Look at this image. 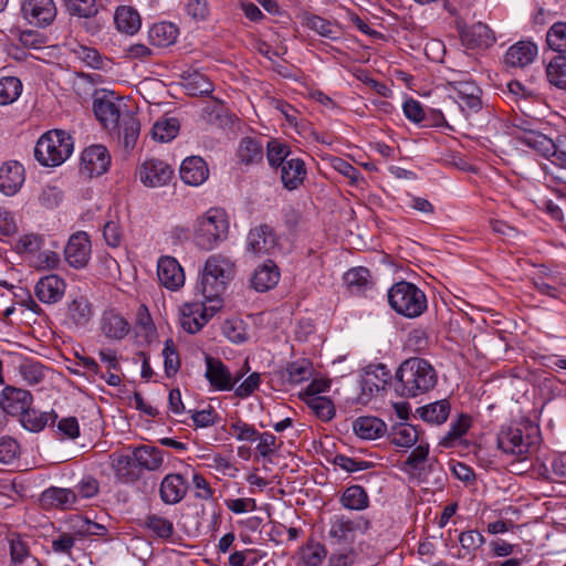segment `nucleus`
Masks as SVG:
<instances>
[{"label":"nucleus","instance_id":"obj_1","mask_svg":"<svg viewBox=\"0 0 566 566\" xmlns=\"http://www.w3.org/2000/svg\"><path fill=\"white\" fill-rule=\"evenodd\" d=\"M438 380L436 369L423 358L412 357L398 368L394 389L400 397H416L431 390Z\"/></svg>","mask_w":566,"mask_h":566},{"label":"nucleus","instance_id":"obj_2","mask_svg":"<svg viewBox=\"0 0 566 566\" xmlns=\"http://www.w3.org/2000/svg\"><path fill=\"white\" fill-rule=\"evenodd\" d=\"M73 149L72 136L65 130L53 129L39 138L34 147V157L44 167H56L72 155Z\"/></svg>","mask_w":566,"mask_h":566},{"label":"nucleus","instance_id":"obj_3","mask_svg":"<svg viewBox=\"0 0 566 566\" xmlns=\"http://www.w3.org/2000/svg\"><path fill=\"white\" fill-rule=\"evenodd\" d=\"M388 302L396 313L409 318L420 316L427 308L426 294L417 285L406 281L389 289Z\"/></svg>","mask_w":566,"mask_h":566},{"label":"nucleus","instance_id":"obj_4","mask_svg":"<svg viewBox=\"0 0 566 566\" xmlns=\"http://www.w3.org/2000/svg\"><path fill=\"white\" fill-rule=\"evenodd\" d=\"M228 232L226 213L220 209H210L197 220L193 240L197 247L209 251L226 240Z\"/></svg>","mask_w":566,"mask_h":566},{"label":"nucleus","instance_id":"obj_5","mask_svg":"<svg viewBox=\"0 0 566 566\" xmlns=\"http://www.w3.org/2000/svg\"><path fill=\"white\" fill-rule=\"evenodd\" d=\"M205 360L207 366L205 376L210 386L219 391L232 390L234 385L239 382L250 369L248 361H245L242 369L232 375L220 359L207 355Z\"/></svg>","mask_w":566,"mask_h":566},{"label":"nucleus","instance_id":"obj_6","mask_svg":"<svg viewBox=\"0 0 566 566\" xmlns=\"http://www.w3.org/2000/svg\"><path fill=\"white\" fill-rule=\"evenodd\" d=\"M139 180L150 188L166 186L174 176V169L165 161L156 158L145 160L137 170Z\"/></svg>","mask_w":566,"mask_h":566},{"label":"nucleus","instance_id":"obj_7","mask_svg":"<svg viewBox=\"0 0 566 566\" xmlns=\"http://www.w3.org/2000/svg\"><path fill=\"white\" fill-rule=\"evenodd\" d=\"M93 111L97 120L109 132L119 128V119L125 113L120 108V102L116 101L113 95L95 98Z\"/></svg>","mask_w":566,"mask_h":566},{"label":"nucleus","instance_id":"obj_8","mask_svg":"<svg viewBox=\"0 0 566 566\" xmlns=\"http://www.w3.org/2000/svg\"><path fill=\"white\" fill-rule=\"evenodd\" d=\"M109 164L111 156L103 145H92L82 153L81 171L90 178L106 172Z\"/></svg>","mask_w":566,"mask_h":566},{"label":"nucleus","instance_id":"obj_9","mask_svg":"<svg viewBox=\"0 0 566 566\" xmlns=\"http://www.w3.org/2000/svg\"><path fill=\"white\" fill-rule=\"evenodd\" d=\"M390 379V371L382 364L368 366L360 380L361 394L359 400L367 402L378 391L384 390Z\"/></svg>","mask_w":566,"mask_h":566},{"label":"nucleus","instance_id":"obj_10","mask_svg":"<svg viewBox=\"0 0 566 566\" xmlns=\"http://www.w3.org/2000/svg\"><path fill=\"white\" fill-rule=\"evenodd\" d=\"M33 403V396L30 391L7 386L0 394V408L7 415L21 416Z\"/></svg>","mask_w":566,"mask_h":566},{"label":"nucleus","instance_id":"obj_11","mask_svg":"<svg viewBox=\"0 0 566 566\" xmlns=\"http://www.w3.org/2000/svg\"><path fill=\"white\" fill-rule=\"evenodd\" d=\"M65 260L75 269L84 268L91 255V241L86 232L80 231L71 235L64 249Z\"/></svg>","mask_w":566,"mask_h":566},{"label":"nucleus","instance_id":"obj_12","mask_svg":"<svg viewBox=\"0 0 566 566\" xmlns=\"http://www.w3.org/2000/svg\"><path fill=\"white\" fill-rule=\"evenodd\" d=\"M22 13L31 24L46 27L54 20L56 8L53 0H25Z\"/></svg>","mask_w":566,"mask_h":566},{"label":"nucleus","instance_id":"obj_13","mask_svg":"<svg viewBox=\"0 0 566 566\" xmlns=\"http://www.w3.org/2000/svg\"><path fill=\"white\" fill-rule=\"evenodd\" d=\"M276 248V238L272 228L260 224L251 229L247 238V250L255 255L270 254Z\"/></svg>","mask_w":566,"mask_h":566},{"label":"nucleus","instance_id":"obj_14","mask_svg":"<svg viewBox=\"0 0 566 566\" xmlns=\"http://www.w3.org/2000/svg\"><path fill=\"white\" fill-rule=\"evenodd\" d=\"M157 276L159 282L169 290H178L185 283L184 270L172 256H161L158 261Z\"/></svg>","mask_w":566,"mask_h":566},{"label":"nucleus","instance_id":"obj_15","mask_svg":"<svg viewBox=\"0 0 566 566\" xmlns=\"http://www.w3.org/2000/svg\"><path fill=\"white\" fill-rule=\"evenodd\" d=\"M188 491V483L179 473L167 474L159 488L160 500L168 505H174L184 500Z\"/></svg>","mask_w":566,"mask_h":566},{"label":"nucleus","instance_id":"obj_16","mask_svg":"<svg viewBox=\"0 0 566 566\" xmlns=\"http://www.w3.org/2000/svg\"><path fill=\"white\" fill-rule=\"evenodd\" d=\"M276 170H280V178L283 187L290 191L300 188L306 178L305 163L297 157L285 160Z\"/></svg>","mask_w":566,"mask_h":566},{"label":"nucleus","instance_id":"obj_17","mask_svg":"<svg viewBox=\"0 0 566 566\" xmlns=\"http://www.w3.org/2000/svg\"><path fill=\"white\" fill-rule=\"evenodd\" d=\"M24 181V168L18 161H9L0 168V191L13 196Z\"/></svg>","mask_w":566,"mask_h":566},{"label":"nucleus","instance_id":"obj_18","mask_svg":"<svg viewBox=\"0 0 566 566\" xmlns=\"http://www.w3.org/2000/svg\"><path fill=\"white\" fill-rule=\"evenodd\" d=\"M497 447L505 453L522 457L528 451V443L524 441L520 428H503L497 436Z\"/></svg>","mask_w":566,"mask_h":566},{"label":"nucleus","instance_id":"obj_19","mask_svg":"<svg viewBox=\"0 0 566 566\" xmlns=\"http://www.w3.org/2000/svg\"><path fill=\"white\" fill-rule=\"evenodd\" d=\"M537 55V46L527 41H520L510 46L505 53L504 61L511 67H525L531 64Z\"/></svg>","mask_w":566,"mask_h":566},{"label":"nucleus","instance_id":"obj_20","mask_svg":"<svg viewBox=\"0 0 566 566\" xmlns=\"http://www.w3.org/2000/svg\"><path fill=\"white\" fill-rule=\"evenodd\" d=\"M65 283L57 275L51 274L40 279L35 285V294L43 303H56L64 294Z\"/></svg>","mask_w":566,"mask_h":566},{"label":"nucleus","instance_id":"obj_21","mask_svg":"<svg viewBox=\"0 0 566 566\" xmlns=\"http://www.w3.org/2000/svg\"><path fill=\"white\" fill-rule=\"evenodd\" d=\"M209 175L205 160L200 157L186 158L180 166V178L190 186L201 185Z\"/></svg>","mask_w":566,"mask_h":566},{"label":"nucleus","instance_id":"obj_22","mask_svg":"<svg viewBox=\"0 0 566 566\" xmlns=\"http://www.w3.org/2000/svg\"><path fill=\"white\" fill-rule=\"evenodd\" d=\"M280 279V271L276 264L268 260L263 265L255 269L251 286L258 292H265L274 287Z\"/></svg>","mask_w":566,"mask_h":566},{"label":"nucleus","instance_id":"obj_23","mask_svg":"<svg viewBox=\"0 0 566 566\" xmlns=\"http://www.w3.org/2000/svg\"><path fill=\"white\" fill-rule=\"evenodd\" d=\"M111 133H116L118 138L123 140L124 147L132 149L137 143L140 123L132 112L125 109L124 116L119 119V128L111 130Z\"/></svg>","mask_w":566,"mask_h":566},{"label":"nucleus","instance_id":"obj_24","mask_svg":"<svg viewBox=\"0 0 566 566\" xmlns=\"http://www.w3.org/2000/svg\"><path fill=\"white\" fill-rule=\"evenodd\" d=\"M356 436L365 440H374L387 432L386 423L376 417H359L353 422Z\"/></svg>","mask_w":566,"mask_h":566},{"label":"nucleus","instance_id":"obj_25","mask_svg":"<svg viewBox=\"0 0 566 566\" xmlns=\"http://www.w3.org/2000/svg\"><path fill=\"white\" fill-rule=\"evenodd\" d=\"M453 90L458 93L459 98L471 112H478L482 107L481 88L472 81H458L452 84Z\"/></svg>","mask_w":566,"mask_h":566},{"label":"nucleus","instance_id":"obj_26","mask_svg":"<svg viewBox=\"0 0 566 566\" xmlns=\"http://www.w3.org/2000/svg\"><path fill=\"white\" fill-rule=\"evenodd\" d=\"M451 405L449 399H441L417 409V415L426 422L432 424L444 423L450 415Z\"/></svg>","mask_w":566,"mask_h":566},{"label":"nucleus","instance_id":"obj_27","mask_svg":"<svg viewBox=\"0 0 566 566\" xmlns=\"http://www.w3.org/2000/svg\"><path fill=\"white\" fill-rule=\"evenodd\" d=\"M57 415L52 410L50 412H41L29 407L20 417L21 426L30 432L42 431L50 422L53 424Z\"/></svg>","mask_w":566,"mask_h":566},{"label":"nucleus","instance_id":"obj_28","mask_svg":"<svg viewBox=\"0 0 566 566\" xmlns=\"http://www.w3.org/2000/svg\"><path fill=\"white\" fill-rule=\"evenodd\" d=\"M11 566H41L39 560L30 554L28 543L20 535H12L9 539Z\"/></svg>","mask_w":566,"mask_h":566},{"label":"nucleus","instance_id":"obj_29","mask_svg":"<svg viewBox=\"0 0 566 566\" xmlns=\"http://www.w3.org/2000/svg\"><path fill=\"white\" fill-rule=\"evenodd\" d=\"M182 86L189 95H209L213 92L212 82L205 74L198 71L184 72L181 75Z\"/></svg>","mask_w":566,"mask_h":566},{"label":"nucleus","instance_id":"obj_30","mask_svg":"<svg viewBox=\"0 0 566 566\" xmlns=\"http://www.w3.org/2000/svg\"><path fill=\"white\" fill-rule=\"evenodd\" d=\"M76 501V493L70 489L49 488L41 494L44 506L70 509Z\"/></svg>","mask_w":566,"mask_h":566},{"label":"nucleus","instance_id":"obj_31","mask_svg":"<svg viewBox=\"0 0 566 566\" xmlns=\"http://www.w3.org/2000/svg\"><path fill=\"white\" fill-rule=\"evenodd\" d=\"M388 439L399 448L409 449L419 440V431L409 423H397L391 427Z\"/></svg>","mask_w":566,"mask_h":566},{"label":"nucleus","instance_id":"obj_32","mask_svg":"<svg viewBox=\"0 0 566 566\" xmlns=\"http://www.w3.org/2000/svg\"><path fill=\"white\" fill-rule=\"evenodd\" d=\"M137 467L148 471H155L163 464V452L150 446H140L133 450Z\"/></svg>","mask_w":566,"mask_h":566},{"label":"nucleus","instance_id":"obj_33","mask_svg":"<svg viewBox=\"0 0 566 566\" xmlns=\"http://www.w3.org/2000/svg\"><path fill=\"white\" fill-rule=\"evenodd\" d=\"M178 35V29L168 22L154 24L148 32L149 41L158 48H166L172 44Z\"/></svg>","mask_w":566,"mask_h":566},{"label":"nucleus","instance_id":"obj_34","mask_svg":"<svg viewBox=\"0 0 566 566\" xmlns=\"http://www.w3.org/2000/svg\"><path fill=\"white\" fill-rule=\"evenodd\" d=\"M205 266L208 272L212 273L213 276L216 275L224 285L234 275V264L227 256L220 254L208 258Z\"/></svg>","mask_w":566,"mask_h":566},{"label":"nucleus","instance_id":"obj_35","mask_svg":"<svg viewBox=\"0 0 566 566\" xmlns=\"http://www.w3.org/2000/svg\"><path fill=\"white\" fill-rule=\"evenodd\" d=\"M102 329L106 337L122 339L128 334L129 325L120 315L108 312L103 316Z\"/></svg>","mask_w":566,"mask_h":566},{"label":"nucleus","instance_id":"obj_36","mask_svg":"<svg viewBox=\"0 0 566 566\" xmlns=\"http://www.w3.org/2000/svg\"><path fill=\"white\" fill-rule=\"evenodd\" d=\"M238 157L244 165L261 163L263 159V146L253 137H244L239 144Z\"/></svg>","mask_w":566,"mask_h":566},{"label":"nucleus","instance_id":"obj_37","mask_svg":"<svg viewBox=\"0 0 566 566\" xmlns=\"http://www.w3.org/2000/svg\"><path fill=\"white\" fill-rule=\"evenodd\" d=\"M145 526L157 538L163 541H172L175 526L167 517L158 514H149L145 518Z\"/></svg>","mask_w":566,"mask_h":566},{"label":"nucleus","instance_id":"obj_38","mask_svg":"<svg viewBox=\"0 0 566 566\" xmlns=\"http://www.w3.org/2000/svg\"><path fill=\"white\" fill-rule=\"evenodd\" d=\"M115 23L120 32L134 34L140 28V17L132 7H120L116 10Z\"/></svg>","mask_w":566,"mask_h":566},{"label":"nucleus","instance_id":"obj_39","mask_svg":"<svg viewBox=\"0 0 566 566\" xmlns=\"http://www.w3.org/2000/svg\"><path fill=\"white\" fill-rule=\"evenodd\" d=\"M340 502L346 509L361 511L368 507L369 497L360 485H350L343 492Z\"/></svg>","mask_w":566,"mask_h":566},{"label":"nucleus","instance_id":"obj_40","mask_svg":"<svg viewBox=\"0 0 566 566\" xmlns=\"http://www.w3.org/2000/svg\"><path fill=\"white\" fill-rule=\"evenodd\" d=\"M200 311V304H185L181 310L180 325L189 334L198 333L205 325L206 318L203 316L198 317Z\"/></svg>","mask_w":566,"mask_h":566},{"label":"nucleus","instance_id":"obj_41","mask_svg":"<svg viewBox=\"0 0 566 566\" xmlns=\"http://www.w3.org/2000/svg\"><path fill=\"white\" fill-rule=\"evenodd\" d=\"M67 316L76 326H85L92 317L88 301L84 297L73 300L69 304Z\"/></svg>","mask_w":566,"mask_h":566},{"label":"nucleus","instance_id":"obj_42","mask_svg":"<svg viewBox=\"0 0 566 566\" xmlns=\"http://www.w3.org/2000/svg\"><path fill=\"white\" fill-rule=\"evenodd\" d=\"M200 292L206 301L213 302L216 301L226 290V285L217 279V276L212 275V273L208 272L205 266L202 279L199 287Z\"/></svg>","mask_w":566,"mask_h":566},{"label":"nucleus","instance_id":"obj_43","mask_svg":"<svg viewBox=\"0 0 566 566\" xmlns=\"http://www.w3.org/2000/svg\"><path fill=\"white\" fill-rule=\"evenodd\" d=\"M463 36L474 46H489L495 41L493 31L481 22L473 24Z\"/></svg>","mask_w":566,"mask_h":566},{"label":"nucleus","instance_id":"obj_44","mask_svg":"<svg viewBox=\"0 0 566 566\" xmlns=\"http://www.w3.org/2000/svg\"><path fill=\"white\" fill-rule=\"evenodd\" d=\"M292 157V151L285 143L271 139L266 145V159L272 168L277 169Z\"/></svg>","mask_w":566,"mask_h":566},{"label":"nucleus","instance_id":"obj_45","mask_svg":"<svg viewBox=\"0 0 566 566\" xmlns=\"http://www.w3.org/2000/svg\"><path fill=\"white\" fill-rule=\"evenodd\" d=\"M547 78L558 88H566V55L554 56L546 67Z\"/></svg>","mask_w":566,"mask_h":566},{"label":"nucleus","instance_id":"obj_46","mask_svg":"<svg viewBox=\"0 0 566 566\" xmlns=\"http://www.w3.org/2000/svg\"><path fill=\"white\" fill-rule=\"evenodd\" d=\"M525 142L530 147L541 153L544 157H547L551 160L555 158L556 139H552L539 133H532L526 137Z\"/></svg>","mask_w":566,"mask_h":566},{"label":"nucleus","instance_id":"obj_47","mask_svg":"<svg viewBox=\"0 0 566 566\" xmlns=\"http://www.w3.org/2000/svg\"><path fill=\"white\" fill-rule=\"evenodd\" d=\"M179 130V122L177 118H167L164 120H157L153 128H151V135L153 138L165 143L174 139Z\"/></svg>","mask_w":566,"mask_h":566},{"label":"nucleus","instance_id":"obj_48","mask_svg":"<svg viewBox=\"0 0 566 566\" xmlns=\"http://www.w3.org/2000/svg\"><path fill=\"white\" fill-rule=\"evenodd\" d=\"M471 426V418L465 413L459 415L458 419L451 423L450 430L441 439L440 444L444 448H450L453 442L467 433Z\"/></svg>","mask_w":566,"mask_h":566},{"label":"nucleus","instance_id":"obj_49","mask_svg":"<svg viewBox=\"0 0 566 566\" xmlns=\"http://www.w3.org/2000/svg\"><path fill=\"white\" fill-rule=\"evenodd\" d=\"M101 0H64L67 11L73 15L91 18L97 14Z\"/></svg>","mask_w":566,"mask_h":566},{"label":"nucleus","instance_id":"obj_50","mask_svg":"<svg viewBox=\"0 0 566 566\" xmlns=\"http://www.w3.org/2000/svg\"><path fill=\"white\" fill-rule=\"evenodd\" d=\"M307 407L323 421H329L335 415L332 400L327 397L303 398Z\"/></svg>","mask_w":566,"mask_h":566},{"label":"nucleus","instance_id":"obj_51","mask_svg":"<svg viewBox=\"0 0 566 566\" xmlns=\"http://www.w3.org/2000/svg\"><path fill=\"white\" fill-rule=\"evenodd\" d=\"M137 467L134 454H122L113 459V468L118 479L133 481L137 478L134 469Z\"/></svg>","mask_w":566,"mask_h":566},{"label":"nucleus","instance_id":"obj_52","mask_svg":"<svg viewBox=\"0 0 566 566\" xmlns=\"http://www.w3.org/2000/svg\"><path fill=\"white\" fill-rule=\"evenodd\" d=\"M22 84L18 77L8 76L0 80V105L14 102L21 94Z\"/></svg>","mask_w":566,"mask_h":566},{"label":"nucleus","instance_id":"obj_53","mask_svg":"<svg viewBox=\"0 0 566 566\" xmlns=\"http://www.w3.org/2000/svg\"><path fill=\"white\" fill-rule=\"evenodd\" d=\"M370 272L367 268H354L344 275V281L350 292H358L368 286Z\"/></svg>","mask_w":566,"mask_h":566},{"label":"nucleus","instance_id":"obj_54","mask_svg":"<svg viewBox=\"0 0 566 566\" xmlns=\"http://www.w3.org/2000/svg\"><path fill=\"white\" fill-rule=\"evenodd\" d=\"M355 524L350 520L344 517L336 518L329 528V536L335 538L338 543H349L353 541Z\"/></svg>","mask_w":566,"mask_h":566},{"label":"nucleus","instance_id":"obj_55","mask_svg":"<svg viewBox=\"0 0 566 566\" xmlns=\"http://www.w3.org/2000/svg\"><path fill=\"white\" fill-rule=\"evenodd\" d=\"M327 555V549L319 542H310L302 551V560L306 566H319Z\"/></svg>","mask_w":566,"mask_h":566},{"label":"nucleus","instance_id":"obj_56","mask_svg":"<svg viewBox=\"0 0 566 566\" xmlns=\"http://www.w3.org/2000/svg\"><path fill=\"white\" fill-rule=\"evenodd\" d=\"M548 46L556 52H566V22L554 23L546 34Z\"/></svg>","mask_w":566,"mask_h":566},{"label":"nucleus","instance_id":"obj_57","mask_svg":"<svg viewBox=\"0 0 566 566\" xmlns=\"http://www.w3.org/2000/svg\"><path fill=\"white\" fill-rule=\"evenodd\" d=\"M223 335L232 343L240 344L248 339L245 324L242 319H227L222 325Z\"/></svg>","mask_w":566,"mask_h":566},{"label":"nucleus","instance_id":"obj_58","mask_svg":"<svg viewBox=\"0 0 566 566\" xmlns=\"http://www.w3.org/2000/svg\"><path fill=\"white\" fill-rule=\"evenodd\" d=\"M73 528L76 530V534L80 539L87 536H104L107 532L106 527L102 524L92 522L87 518L77 516L73 521Z\"/></svg>","mask_w":566,"mask_h":566},{"label":"nucleus","instance_id":"obj_59","mask_svg":"<svg viewBox=\"0 0 566 566\" xmlns=\"http://www.w3.org/2000/svg\"><path fill=\"white\" fill-rule=\"evenodd\" d=\"M306 24L311 30L317 32L324 38L336 40L339 36L338 28L332 24L328 20L318 15L310 17Z\"/></svg>","mask_w":566,"mask_h":566},{"label":"nucleus","instance_id":"obj_60","mask_svg":"<svg viewBox=\"0 0 566 566\" xmlns=\"http://www.w3.org/2000/svg\"><path fill=\"white\" fill-rule=\"evenodd\" d=\"M459 542L464 554L461 557H465L468 555H473L475 551H478L485 542L482 534L478 531H467L462 532L459 536Z\"/></svg>","mask_w":566,"mask_h":566},{"label":"nucleus","instance_id":"obj_61","mask_svg":"<svg viewBox=\"0 0 566 566\" xmlns=\"http://www.w3.org/2000/svg\"><path fill=\"white\" fill-rule=\"evenodd\" d=\"M311 375L312 368L307 360L291 363L286 368V379L291 384H300L307 380Z\"/></svg>","mask_w":566,"mask_h":566},{"label":"nucleus","instance_id":"obj_62","mask_svg":"<svg viewBox=\"0 0 566 566\" xmlns=\"http://www.w3.org/2000/svg\"><path fill=\"white\" fill-rule=\"evenodd\" d=\"M163 355H164V359H165V361H164L165 373H166L167 377H171L178 371V369L180 367L179 355L177 353V349L175 347L172 339H167L165 342Z\"/></svg>","mask_w":566,"mask_h":566},{"label":"nucleus","instance_id":"obj_63","mask_svg":"<svg viewBox=\"0 0 566 566\" xmlns=\"http://www.w3.org/2000/svg\"><path fill=\"white\" fill-rule=\"evenodd\" d=\"M19 453V444L11 437L0 438V463H11Z\"/></svg>","mask_w":566,"mask_h":566},{"label":"nucleus","instance_id":"obj_64","mask_svg":"<svg viewBox=\"0 0 566 566\" xmlns=\"http://www.w3.org/2000/svg\"><path fill=\"white\" fill-rule=\"evenodd\" d=\"M224 112L223 104L219 101H213L202 108L201 117L209 124L221 125Z\"/></svg>","mask_w":566,"mask_h":566}]
</instances>
